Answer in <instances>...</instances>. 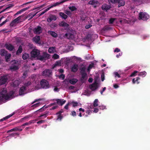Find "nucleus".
I'll use <instances>...</instances> for the list:
<instances>
[{"mask_svg": "<svg viewBox=\"0 0 150 150\" xmlns=\"http://www.w3.org/2000/svg\"><path fill=\"white\" fill-rule=\"evenodd\" d=\"M14 93L13 91H10L7 93L6 89L4 88L0 93V99L2 100H8L9 98H12Z\"/></svg>", "mask_w": 150, "mask_h": 150, "instance_id": "obj_1", "label": "nucleus"}, {"mask_svg": "<svg viewBox=\"0 0 150 150\" xmlns=\"http://www.w3.org/2000/svg\"><path fill=\"white\" fill-rule=\"evenodd\" d=\"M41 87L44 89H46L50 87V85L48 81L45 79H42L40 82Z\"/></svg>", "mask_w": 150, "mask_h": 150, "instance_id": "obj_2", "label": "nucleus"}, {"mask_svg": "<svg viewBox=\"0 0 150 150\" xmlns=\"http://www.w3.org/2000/svg\"><path fill=\"white\" fill-rule=\"evenodd\" d=\"M149 16L146 12H140L139 13V20H142L144 21H146L149 18Z\"/></svg>", "mask_w": 150, "mask_h": 150, "instance_id": "obj_3", "label": "nucleus"}, {"mask_svg": "<svg viewBox=\"0 0 150 150\" xmlns=\"http://www.w3.org/2000/svg\"><path fill=\"white\" fill-rule=\"evenodd\" d=\"M50 56V54L46 52H43L42 55L39 56L38 57V59L42 61L49 59Z\"/></svg>", "mask_w": 150, "mask_h": 150, "instance_id": "obj_4", "label": "nucleus"}, {"mask_svg": "<svg viewBox=\"0 0 150 150\" xmlns=\"http://www.w3.org/2000/svg\"><path fill=\"white\" fill-rule=\"evenodd\" d=\"M8 79L7 75H4L0 77V85L6 84Z\"/></svg>", "mask_w": 150, "mask_h": 150, "instance_id": "obj_5", "label": "nucleus"}, {"mask_svg": "<svg viewBox=\"0 0 150 150\" xmlns=\"http://www.w3.org/2000/svg\"><path fill=\"white\" fill-rule=\"evenodd\" d=\"M42 75L43 76L51 77L52 75V72L50 69H46L42 72Z\"/></svg>", "mask_w": 150, "mask_h": 150, "instance_id": "obj_6", "label": "nucleus"}, {"mask_svg": "<svg viewBox=\"0 0 150 150\" xmlns=\"http://www.w3.org/2000/svg\"><path fill=\"white\" fill-rule=\"evenodd\" d=\"M30 54L32 57L38 58L40 54V51L38 50L34 49L31 52Z\"/></svg>", "mask_w": 150, "mask_h": 150, "instance_id": "obj_7", "label": "nucleus"}, {"mask_svg": "<svg viewBox=\"0 0 150 150\" xmlns=\"http://www.w3.org/2000/svg\"><path fill=\"white\" fill-rule=\"evenodd\" d=\"M34 33L37 35H39L42 33V29L40 26H38L36 27L33 30Z\"/></svg>", "mask_w": 150, "mask_h": 150, "instance_id": "obj_8", "label": "nucleus"}, {"mask_svg": "<svg viewBox=\"0 0 150 150\" xmlns=\"http://www.w3.org/2000/svg\"><path fill=\"white\" fill-rule=\"evenodd\" d=\"M80 73L82 79H83L86 77L87 74L86 73V68L85 67H83L81 69Z\"/></svg>", "mask_w": 150, "mask_h": 150, "instance_id": "obj_9", "label": "nucleus"}, {"mask_svg": "<svg viewBox=\"0 0 150 150\" xmlns=\"http://www.w3.org/2000/svg\"><path fill=\"white\" fill-rule=\"evenodd\" d=\"M59 3L58 2L53 4L51 6H49L47 8L45 9L43 11H42L41 13V15H42L44 14L45 13L47 12V11L49 10L51 8H52L54 7H55L58 5Z\"/></svg>", "mask_w": 150, "mask_h": 150, "instance_id": "obj_10", "label": "nucleus"}, {"mask_svg": "<svg viewBox=\"0 0 150 150\" xmlns=\"http://www.w3.org/2000/svg\"><path fill=\"white\" fill-rule=\"evenodd\" d=\"M21 126H18L16 127H15L14 128L8 130L7 131V133L13 131H21L23 130V128H21Z\"/></svg>", "mask_w": 150, "mask_h": 150, "instance_id": "obj_11", "label": "nucleus"}, {"mask_svg": "<svg viewBox=\"0 0 150 150\" xmlns=\"http://www.w3.org/2000/svg\"><path fill=\"white\" fill-rule=\"evenodd\" d=\"M89 87L92 91H95L98 88L97 83L95 81L92 84L90 85Z\"/></svg>", "mask_w": 150, "mask_h": 150, "instance_id": "obj_12", "label": "nucleus"}, {"mask_svg": "<svg viewBox=\"0 0 150 150\" xmlns=\"http://www.w3.org/2000/svg\"><path fill=\"white\" fill-rule=\"evenodd\" d=\"M4 47L7 50L10 51H12L14 49V47L12 44H6L5 45Z\"/></svg>", "mask_w": 150, "mask_h": 150, "instance_id": "obj_13", "label": "nucleus"}, {"mask_svg": "<svg viewBox=\"0 0 150 150\" xmlns=\"http://www.w3.org/2000/svg\"><path fill=\"white\" fill-rule=\"evenodd\" d=\"M55 100L57 102V103L61 106L62 105L66 102V101L64 100V99H55Z\"/></svg>", "mask_w": 150, "mask_h": 150, "instance_id": "obj_14", "label": "nucleus"}, {"mask_svg": "<svg viewBox=\"0 0 150 150\" xmlns=\"http://www.w3.org/2000/svg\"><path fill=\"white\" fill-rule=\"evenodd\" d=\"M111 8V6L106 4H104L102 6V8L103 11H107Z\"/></svg>", "mask_w": 150, "mask_h": 150, "instance_id": "obj_15", "label": "nucleus"}, {"mask_svg": "<svg viewBox=\"0 0 150 150\" xmlns=\"http://www.w3.org/2000/svg\"><path fill=\"white\" fill-rule=\"evenodd\" d=\"M64 36L69 39L73 40L74 38V35L71 33H66L65 34Z\"/></svg>", "mask_w": 150, "mask_h": 150, "instance_id": "obj_16", "label": "nucleus"}, {"mask_svg": "<svg viewBox=\"0 0 150 150\" xmlns=\"http://www.w3.org/2000/svg\"><path fill=\"white\" fill-rule=\"evenodd\" d=\"M78 65L77 64H74L71 68V71L73 72H75L78 70Z\"/></svg>", "mask_w": 150, "mask_h": 150, "instance_id": "obj_17", "label": "nucleus"}, {"mask_svg": "<svg viewBox=\"0 0 150 150\" xmlns=\"http://www.w3.org/2000/svg\"><path fill=\"white\" fill-rule=\"evenodd\" d=\"M25 86H23L21 87L19 90V94L20 95H23L24 94V91L26 90Z\"/></svg>", "mask_w": 150, "mask_h": 150, "instance_id": "obj_18", "label": "nucleus"}, {"mask_svg": "<svg viewBox=\"0 0 150 150\" xmlns=\"http://www.w3.org/2000/svg\"><path fill=\"white\" fill-rule=\"evenodd\" d=\"M29 8H30V7H26L25 8H23L22 9H21L19 11L17 12V13L14 15V16H16L19 14H21L23 12L29 9Z\"/></svg>", "mask_w": 150, "mask_h": 150, "instance_id": "obj_19", "label": "nucleus"}, {"mask_svg": "<svg viewBox=\"0 0 150 150\" xmlns=\"http://www.w3.org/2000/svg\"><path fill=\"white\" fill-rule=\"evenodd\" d=\"M59 25L60 26L68 27L69 26V25L65 22L62 21L59 23Z\"/></svg>", "mask_w": 150, "mask_h": 150, "instance_id": "obj_20", "label": "nucleus"}, {"mask_svg": "<svg viewBox=\"0 0 150 150\" xmlns=\"http://www.w3.org/2000/svg\"><path fill=\"white\" fill-rule=\"evenodd\" d=\"M117 3L119 4L118 7L124 6L125 4V1L123 0H118Z\"/></svg>", "mask_w": 150, "mask_h": 150, "instance_id": "obj_21", "label": "nucleus"}, {"mask_svg": "<svg viewBox=\"0 0 150 150\" xmlns=\"http://www.w3.org/2000/svg\"><path fill=\"white\" fill-rule=\"evenodd\" d=\"M8 53L7 50L5 49H1L0 51V54L1 56H5Z\"/></svg>", "mask_w": 150, "mask_h": 150, "instance_id": "obj_22", "label": "nucleus"}, {"mask_svg": "<svg viewBox=\"0 0 150 150\" xmlns=\"http://www.w3.org/2000/svg\"><path fill=\"white\" fill-rule=\"evenodd\" d=\"M10 69L11 70H16L18 69V67L17 65L11 64L10 67Z\"/></svg>", "mask_w": 150, "mask_h": 150, "instance_id": "obj_23", "label": "nucleus"}, {"mask_svg": "<svg viewBox=\"0 0 150 150\" xmlns=\"http://www.w3.org/2000/svg\"><path fill=\"white\" fill-rule=\"evenodd\" d=\"M59 15L63 19H66L68 17L67 15L62 12L59 13Z\"/></svg>", "mask_w": 150, "mask_h": 150, "instance_id": "obj_24", "label": "nucleus"}, {"mask_svg": "<svg viewBox=\"0 0 150 150\" xmlns=\"http://www.w3.org/2000/svg\"><path fill=\"white\" fill-rule=\"evenodd\" d=\"M23 51L22 47L20 45L18 50L16 51V54L19 55Z\"/></svg>", "mask_w": 150, "mask_h": 150, "instance_id": "obj_25", "label": "nucleus"}, {"mask_svg": "<svg viewBox=\"0 0 150 150\" xmlns=\"http://www.w3.org/2000/svg\"><path fill=\"white\" fill-rule=\"evenodd\" d=\"M48 33L51 35L52 37L56 38L57 37V34L55 32L52 31H48Z\"/></svg>", "mask_w": 150, "mask_h": 150, "instance_id": "obj_26", "label": "nucleus"}, {"mask_svg": "<svg viewBox=\"0 0 150 150\" xmlns=\"http://www.w3.org/2000/svg\"><path fill=\"white\" fill-rule=\"evenodd\" d=\"M34 41L36 43H38L40 40V37L36 36L33 38Z\"/></svg>", "mask_w": 150, "mask_h": 150, "instance_id": "obj_27", "label": "nucleus"}, {"mask_svg": "<svg viewBox=\"0 0 150 150\" xmlns=\"http://www.w3.org/2000/svg\"><path fill=\"white\" fill-rule=\"evenodd\" d=\"M140 79V78L139 77H137L135 78H134L132 79V82L133 83H137V84H138L139 83V82L138 81Z\"/></svg>", "mask_w": 150, "mask_h": 150, "instance_id": "obj_28", "label": "nucleus"}, {"mask_svg": "<svg viewBox=\"0 0 150 150\" xmlns=\"http://www.w3.org/2000/svg\"><path fill=\"white\" fill-rule=\"evenodd\" d=\"M11 57V54H7L5 55V59L6 62H8L9 59Z\"/></svg>", "mask_w": 150, "mask_h": 150, "instance_id": "obj_29", "label": "nucleus"}, {"mask_svg": "<svg viewBox=\"0 0 150 150\" xmlns=\"http://www.w3.org/2000/svg\"><path fill=\"white\" fill-rule=\"evenodd\" d=\"M29 57V55L26 53H25L22 55V58L24 60H25L28 58Z\"/></svg>", "mask_w": 150, "mask_h": 150, "instance_id": "obj_30", "label": "nucleus"}, {"mask_svg": "<svg viewBox=\"0 0 150 150\" xmlns=\"http://www.w3.org/2000/svg\"><path fill=\"white\" fill-rule=\"evenodd\" d=\"M78 81L77 79H73L70 80L69 82L72 84H75Z\"/></svg>", "mask_w": 150, "mask_h": 150, "instance_id": "obj_31", "label": "nucleus"}, {"mask_svg": "<svg viewBox=\"0 0 150 150\" xmlns=\"http://www.w3.org/2000/svg\"><path fill=\"white\" fill-rule=\"evenodd\" d=\"M54 49L55 47H50L48 50V52L49 53H53Z\"/></svg>", "mask_w": 150, "mask_h": 150, "instance_id": "obj_32", "label": "nucleus"}, {"mask_svg": "<svg viewBox=\"0 0 150 150\" xmlns=\"http://www.w3.org/2000/svg\"><path fill=\"white\" fill-rule=\"evenodd\" d=\"M98 105V99H96L93 103V105L94 107H96Z\"/></svg>", "mask_w": 150, "mask_h": 150, "instance_id": "obj_33", "label": "nucleus"}, {"mask_svg": "<svg viewBox=\"0 0 150 150\" xmlns=\"http://www.w3.org/2000/svg\"><path fill=\"white\" fill-rule=\"evenodd\" d=\"M69 8L72 11H76L77 10V8L74 6H69Z\"/></svg>", "mask_w": 150, "mask_h": 150, "instance_id": "obj_34", "label": "nucleus"}, {"mask_svg": "<svg viewBox=\"0 0 150 150\" xmlns=\"http://www.w3.org/2000/svg\"><path fill=\"white\" fill-rule=\"evenodd\" d=\"M97 1L95 0H91L90 1L88 2V4H89L93 5H94L96 4H97Z\"/></svg>", "mask_w": 150, "mask_h": 150, "instance_id": "obj_35", "label": "nucleus"}, {"mask_svg": "<svg viewBox=\"0 0 150 150\" xmlns=\"http://www.w3.org/2000/svg\"><path fill=\"white\" fill-rule=\"evenodd\" d=\"M70 104H72L73 107H75L77 106L78 105V103L77 102L73 101L70 103Z\"/></svg>", "mask_w": 150, "mask_h": 150, "instance_id": "obj_36", "label": "nucleus"}, {"mask_svg": "<svg viewBox=\"0 0 150 150\" xmlns=\"http://www.w3.org/2000/svg\"><path fill=\"white\" fill-rule=\"evenodd\" d=\"M52 58L54 59H57L59 58V56L56 54H54L52 56Z\"/></svg>", "mask_w": 150, "mask_h": 150, "instance_id": "obj_37", "label": "nucleus"}, {"mask_svg": "<svg viewBox=\"0 0 150 150\" xmlns=\"http://www.w3.org/2000/svg\"><path fill=\"white\" fill-rule=\"evenodd\" d=\"M146 73L145 71H144L139 72L138 74V75L140 76H143L144 75V76L146 75Z\"/></svg>", "mask_w": 150, "mask_h": 150, "instance_id": "obj_38", "label": "nucleus"}, {"mask_svg": "<svg viewBox=\"0 0 150 150\" xmlns=\"http://www.w3.org/2000/svg\"><path fill=\"white\" fill-rule=\"evenodd\" d=\"M37 13V12L36 13L32 15V13H30L28 15V16H30V19H32Z\"/></svg>", "mask_w": 150, "mask_h": 150, "instance_id": "obj_39", "label": "nucleus"}, {"mask_svg": "<svg viewBox=\"0 0 150 150\" xmlns=\"http://www.w3.org/2000/svg\"><path fill=\"white\" fill-rule=\"evenodd\" d=\"M110 29V28L108 26H105L102 29V30L105 31L109 30Z\"/></svg>", "mask_w": 150, "mask_h": 150, "instance_id": "obj_40", "label": "nucleus"}, {"mask_svg": "<svg viewBox=\"0 0 150 150\" xmlns=\"http://www.w3.org/2000/svg\"><path fill=\"white\" fill-rule=\"evenodd\" d=\"M93 64H91L89 65L87 69V71H89L90 69L92 68V67H93Z\"/></svg>", "mask_w": 150, "mask_h": 150, "instance_id": "obj_41", "label": "nucleus"}, {"mask_svg": "<svg viewBox=\"0 0 150 150\" xmlns=\"http://www.w3.org/2000/svg\"><path fill=\"white\" fill-rule=\"evenodd\" d=\"M48 112H45L44 114H42L41 115L39 116V118H40L41 117H43V116H44V118H46L48 115Z\"/></svg>", "mask_w": 150, "mask_h": 150, "instance_id": "obj_42", "label": "nucleus"}, {"mask_svg": "<svg viewBox=\"0 0 150 150\" xmlns=\"http://www.w3.org/2000/svg\"><path fill=\"white\" fill-rule=\"evenodd\" d=\"M18 61H17V60L14 59L13 60L11 61L12 64L13 65H16V64L17 63H18Z\"/></svg>", "mask_w": 150, "mask_h": 150, "instance_id": "obj_43", "label": "nucleus"}, {"mask_svg": "<svg viewBox=\"0 0 150 150\" xmlns=\"http://www.w3.org/2000/svg\"><path fill=\"white\" fill-rule=\"evenodd\" d=\"M138 72V71H134L130 75V76L132 77L135 76L136 74Z\"/></svg>", "mask_w": 150, "mask_h": 150, "instance_id": "obj_44", "label": "nucleus"}, {"mask_svg": "<svg viewBox=\"0 0 150 150\" xmlns=\"http://www.w3.org/2000/svg\"><path fill=\"white\" fill-rule=\"evenodd\" d=\"M8 20L7 19H6L5 21L2 22L0 24V27L1 26L7 22L8 21Z\"/></svg>", "mask_w": 150, "mask_h": 150, "instance_id": "obj_45", "label": "nucleus"}, {"mask_svg": "<svg viewBox=\"0 0 150 150\" xmlns=\"http://www.w3.org/2000/svg\"><path fill=\"white\" fill-rule=\"evenodd\" d=\"M50 17L52 21H55L57 19L56 17L54 15H52Z\"/></svg>", "mask_w": 150, "mask_h": 150, "instance_id": "obj_46", "label": "nucleus"}, {"mask_svg": "<svg viewBox=\"0 0 150 150\" xmlns=\"http://www.w3.org/2000/svg\"><path fill=\"white\" fill-rule=\"evenodd\" d=\"M101 78L102 81H103L105 79V75L104 73H102L101 74Z\"/></svg>", "mask_w": 150, "mask_h": 150, "instance_id": "obj_47", "label": "nucleus"}, {"mask_svg": "<svg viewBox=\"0 0 150 150\" xmlns=\"http://www.w3.org/2000/svg\"><path fill=\"white\" fill-rule=\"evenodd\" d=\"M29 125V124L28 122H26L23 124L22 125H21V127L23 129L24 128V126H28Z\"/></svg>", "mask_w": 150, "mask_h": 150, "instance_id": "obj_48", "label": "nucleus"}, {"mask_svg": "<svg viewBox=\"0 0 150 150\" xmlns=\"http://www.w3.org/2000/svg\"><path fill=\"white\" fill-rule=\"evenodd\" d=\"M70 104V103H68L64 106V108L66 110H68V106Z\"/></svg>", "mask_w": 150, "mask_h": 150, "instance_id": "obj_49", "label": "nucleus"}, {"mask_svg": "<svg viewBox=\"0 0 150 150\" xmlns=\"http://www.w3.org/2000/svg\"><path fill=\"white\" fill-rule=\"evenodd\" d=\"M31 84V82L30 81H28L27 83H26L25 84V86L28 87V86L30 85Z\"/></svg>", "mask_w": 150, "mask_h": 150, "instance_id": "obj_50", "label": "nucleus"}, {"mask_svg": "<svg viewBox=\"0 0 150 150\" xmlns=\"http://www.w3.org/2000/svg\"><path fill=\"white\" fill-rule=\"evenodd\" d=\"M57 120H61L63 118V116L61 115H58Z\"/></svg>", "mask_w": 150, "mask_h": 150, "instance_id": "obj_51", "label": "nucleus"}, {"mask_svg": "<svg viewBox=\"0 0 150 150\" xmlns=\"http://www.w3.org/2000/svg\"><path fill=\"white\" fill-rule=\"evenodd\" d=\"M115 20V19L113 18H111L109 20V23L110 24H112V23Z\"/></svg>", "mask_w": 150, "mask_h": 150, "instance_id": "obj_52", "label": "nucleus"}, {"mask_svg": "<svg viewBox=\"0 0 150 150\" xmlns=\"http://www.w3.org/2000/svg\"><path fill=\"white\" fill-rule=\"evenodd\" d=\"M19 134L17 133H12L10 134L9 135L11 136L14 137V136H15L16 135H18Z\"/></svg>", "mask_w": 150, "mask_h": 150, "instance_id": "obj_53", "label": "nucleus"}, {"mask_svg": "<svg viewBox=\"0 0 150 150\" xmlns=\"http://www.w3.org/2000/svg\"><path fill=\"white\" fill-rule=\"evenodd\" d=\"M46 121V120H41L40 121H38L37 123L38 124H41V123L45 122Z\"/></svg>", "mask_w": 150, "mask_h": 150, "instance_id": "obj_54", "label": "nucleus"}, {"mask_svg": "<svg viewBox=\"0 0 150 150\" xmlns=\"http://www.w3.org/2000/svg\"><path fill=\"white\" fill-rule=\"evenodd\" d=\"M118 0H110V2L112 4L117 3Z\"/></svg>", "mask_w": 150, "mask_h": 150, "instance_id": "obj_55", "label": "nucleus"}, {"mask_svg": "<svg viewBox=\"0 0 150 150\" xmlns=\"http://www.w3.org/2000/svg\"><path fill=\"white\" fill-rule=\"evenodd\" d=\"M71 115L73 117L76 116V112L74 111L71 112Z\"/></svg>", "mask_w": 150, "mask_h": 150, "instance_id": "obj_56", "label": "nucleus"}, {"mask_svg": "<svg viewBox=\"0 0 150 150\" xmlns=\"http://www.w3.org/2000/svg\"><path fill=\"white\" fill-rule=\"evenodd\" d=\"M92 26V25H91V24L87 25L85 26V28L86 29H88V28H90Z\"/></svg>", "mask_w": 150, "mask_h": 150, "instance_id": "obj_57", "label": "nucleus"}, {"mask_svg": "<svg viewBox=\"0 0 150 150\" xmlns=\"http://www.w3.org/2000/svg\"><path fill=\"white\" fill-rule=\"evenodd\" d=\"M65 76L63 74H61L59 76V78H62L63 80L64 79Z\"/></svg>", "mask_w": 150, "mask_h": 150, "instance_id": "obj_58", "label": "nucleus"}, {"mask_svg": "<svg viewBox=\"0 0 150 150\" xmlns=\"http://www.w3.org/2000/svg\"><path fill=\"white\" fill-rule=\"evenodd\" d=\"M40 104V103H37L35 104L32 106V107H37L38 106L39 104Z\"/></svg>", "mask_w": 150, "mask_h": 150, "instance_id": "obj_59", "label": "nucleus"}, {"mask_svg": "<svg viewBox=\"0 0 150 150\" xmlns=\"http://www.w3.org/2000/svg\"><path fill=\"white\" fill-rule=\"evenodd\" d=\"M65 13L67 15H70L71 14V12L69 11H66Z\"/></svg>", "mask_w": 150, "mask_h": 150, "instance_id": "obj_60", "label": "nucleus"}, {"mask_svg": "<svg viewBox=\"0 0 150 150\" xmlns=\"http://www.w3.org/2000/svg\"><path fill=\"white\" fill-rule=\"evenodd\" d=\"M120 49H119V48H115V50H114V52H120Z\"/></svg>", "mask_w": 150, "mask_h": 150, "instance_id": "obj_61", "label": "nucleus"}, {"mask_svg": "<svg viewBox=\"0 0 150 150\" xmlns=\"http://www.w3.org/2000/svg\"><path fill=\"white\" fill-rule=\"evenodd\" d=\"M16 23H14V22L13 21L10 23V25L11 26L13 27L14 26V25H15V24Z\"/></svg>", "mask_w": 150, "mask_h": 150, "instance_id": "obj_62", "label": "nucleus"}, {"mask_svg": "<svg viewBox=\"0 0 150 150\" xmlns=\"http://www.w3.org/2000/svg\"><path fill=\"white\" fill-rule=\"evenodd\" d=\"M13 21L14 22V23H19V21L17 19V18H16Z\"/></svg>", "mask_w": 150, "mask_h": 150, "instance_id": "obj_63", "label": "nucleus"}, {"mask_svg": "<svg viewBox=\"0 0 150 150\" xmlns=\"http://www.w3.org/2000/svg\"><path fill=\"white\" fill-rule=\"evenodd\" d=\"M115 76H117L118 78L120 77V75L118 73V72H115Z\"/></svg>", "mask_w": 150, "mask_h": 150, "instance_id": "obj_64", "label": "nucleus"}]
</instances>
